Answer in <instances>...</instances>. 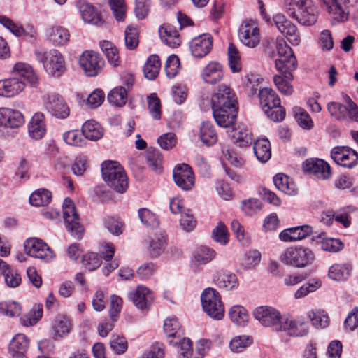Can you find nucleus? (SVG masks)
Returning <instances> with one entry per match:
<instances>
[{"mask_svg": "<svg viewBox=\"0 0 358 358\" xmlns=\"http://www.w3.org/2000/svg\"><path fill=\"white\" fill-rule=\"evenodd\" d=\"M278 58L275 59V67L280 74L273 77V81L280 92L290 96L294 92L290 82L294 79L292 71L296 69L297 61L292 49L282 38L276 39Z\"/></svg>", "mask_w": 358, "mask_h": 358, "instance_id": "obj_1", "label": "nucleus"}, {"mask_svg": "<svg viewBox=\"0 0 358 358\" xmlns=\"http://www.w3.org/2000/svg\"><path fill=\"white\" fill-rule=\"evenodd\" d=\"M102 178L106 185L118 193H124L128 187V179L123 167L115 161L101 164Z\"/></svg>", "mask_w": 358, "mask_h": 358, "instance_id": "obj_2", "label": "nucleus"}, {"mask_svg": "<svg viewBox=\"0 0 358 358\" xmlns=\"http://www.w3.org/2000/svg\"><path fill=\"white\" fill-rule=\"evenodd\" d=\"M259 101L264 113L273 122H280L285 117V109L280 105V99L271 88L259 90Z\"/></svg>", "mask_w": 358, "mask_h": 358, "instance_id": "obj_3", "label": "nucleus"}, {"mask_svg": "<svg viewBox=\"0 0 358 358\" xmlns=\"http://www.w3.org/2000/svg\"><path fill=\"white\" fill-rule=\"evenodd\" d=\"M35 55L36 59L43 64L45 71L54 77H60L66 70L64 59L57 50L44 51L36 49Z\"/></svg>", "mask_w": 358, "mask_h": 358, "instance_id": "obj_4", "label": "nucleus"}, {"mask_svg": "<svg viewBox=\"0 0 358 358\" xmlns=\"http://www.w3.org/2000/svg\"><path fill=\"white\" fill-rule=\"evenodd\" d=\"M203 310L214 320H222L224 315V308L219 292L211 287L203 290L201 296Z\"/></svg>", "mask_w": 358, "mask_h": 358, "instance_id": "obj_5", "label": "nucleus"}, {"mask_svg": "<svg viewBox=\"0 0 358 358\" xmlns=\"http://www.w3.org/2000/svg\"><path fill=\"white\" fill-rule=\"evenodd\" d=\"M313 252L308 248H289L281 255L280 260L285 264L297 268H303L313 263Z\"/></svg>", "mask_w": 358, "mask_h": 358, "instance_id": "obj_6", "label": "nucleus"}, {"mask_svg": "<svg viewBox=\"0 0 358 358\" xmlns=\"http://www.w3.org/2000/svg\"><path fill=\"white\" fill-rule=\"evenodd\" d=\"M320 1L338 21L347 20L350 14L358 13V0H320Z\"/></svg>", "mask_w": 358, "mask_h": 358, "instance_id": "obj_7", "label": "nucleus"}, {"mask_svg": "<svg viewBox=\"0 0 358 358\" xmlns=\"http://www.w3.org/2000/svg\"><path fill=\"white\" fill-rule=\"evenodd\" d=\"M63 218L67 231L71 236L80 239L84 234V227L80 223V217L74 203L69 198H66L63 203Z\"/></svg>", "mask_w": 358, "mask_h": 358, "instance_id": "obj_8", "label": "nucleus"}, {"mask_svg": "<svg viewBox=\"0 0 358 358\" xmlns=\"http://www.w3.org/2000/svg\"><path fill=\"white\" fill-rule=\"evenodd\" d=\"M347 106L338 102H330L327 104V110L330 115L338 121L351 120L358 121V107L349 96H347Z\"/></svg>", "mask_w": 358, "mask_h": 358, "instance_id": "obj_9", "label": "nucleus"}, {"mask_svg": "<svg viewBox=\"0 0 358 358\" xmlns=\"http://www.w3.org/2000/svg\"><path fill=\"white\" fill-rule=\"evenodd\" d=\"M212 108H238V102L235 94L227 85H220L211 97Z\"/></svg>", "mask_w": 358, "mask_h": 358, "instance_id": "obj_10", "label": "nucleus"}, {"mask_svg": "<svg viewBox=\"0 0 358 358\" xmlns=\"http://www.w3.org/2000/svg\"><path fill=\"white\" fill-rule=\"evenodd\" d=\"M254 317L264 327H273L277 331V326L282 324L279 311L271 306H259L253 310Z\"/></svg>", "mask_w": 358, "mask_h": 358, "instance_id": "obj_11", "label": "nucleus"}, {"mask_svg": "<svg viewBox=\"0 0 358 358\" xmlns=\"http://www.w3.org/2000/svg\"><path fill=\"white\" fill-rule=\"evenodd\" d=\"M273 24L283 35H285L287 40L293 45H298L300 43L301 38L296 26L287 20L285 15L278 13L273 17Z\"/></svg>", "mask_w": 358, "mask_h": 358, "instance_id": "obj_12", "label": "nucleus"}, {"mask_svg": "<svg viewBox=\"0 0 358 358\" xmlns=\"http://www.w3.org/2000/svg\"><path fill=\"white\" fill-rule=\"evenodd\" d=\"M79 63L88 76H95L101 71L104 61L98 53L86 51L81 55Z\"/></svg>", "mask_w": 358, "mask_h": 358, "instance_id": "obj_13", "label": "nucleus"}, {"mask_svg": "<svg viewBox=\"0 0 358 358\" xmlns=\"http://www.w3.org/2000/svg\"><path fill=\"white\" fill-rule=\"evenodd\" d=\"M173 177L176 184L182 190H190L194 185V174L191 166L187 164L176 166Z\"/></svg>", "mask_w": 358, "mask_h": 358, "instance_id": "obj_14", "label": "nucleus"}, {"mask_svg": "<svg viewBox=\"0 0 358 358\" xmlns=\"http://www.w3.org/2000/svg\"><path fill=\"white\" fill-rule=\"evenodd\" d=\"M331 157L336 164L343 167L352 168L358 164V153L348 147L334 148Z\"/></svg>", "mask_w": 358, "mask_h": 358, "instance_id": "obj_15", "label": "nucleus"}, {"mask_svg": "<svg viewBox=\"0 0 358 358\" xmlns=\"http://www.w3.org/2000/svg\"><path fill=\"white\" fill-rule=\"evenodd\" d=\"M24 249L27 253L33 257L48 261L53 257L52 250L41 239H27L24 243Z\"/></svg>", "mask_w": 358, "mask_h": 358, "instance_id": "obj_16", "label": "nucleus"}, {"mask_svg": "<svg viewBox=\"0 0 358 358\" xmlns=\"http://www.w3.org/2000/svg\"><path fill=\"white\" fill-rule=\"evenodd\" d=\"M308 322L300 317L294 320L286 319L280 325L277 326V331H287L289 336L300 337L308 334Z\"/></svg>", "mask_w": 358, "mask_h": 358, "instance_id": "obj_17", "label": "nucleus"}, {"mask_svg": "<svg viewBox=\"0 0 358 358\" xmlns=\"http://www.w3.org/2000/svg\"><path fill=\"white\" fill-rule=\"evenodd\" d=\"M303 170L319 179H327L331 175L329 165L320 159H306L303 164Z\"/></svg>", "mask_w": 358, "mask_h": 358, "instance_id": "obj_18", "label": "nucleus"}, {"mask_svg": "<svg viewBox=\"0 0 358 358\" xmlns=\"http://www.w3.org/2000/svg\"><path fill=\"white\" fill-rule=\"evenodd\" d=\"M189 47L194 57L202 58L211 50L213 38L209 34L200 35L192 40Z\"/></svg>", "mask_w": 358, "mask_h": 358, "instance_id": "obj_19", "label": "nucleus"}, {"mask_svg": "<svg viewBox=\"0 0 358 358\" xmlns=\"http://www.w3.org/2000/svg\"><path fill=\"white\" fill-rule=\"evenodd\" d=\"M24 122L23 115L17 110L0 108V125L6 128H18Z\"/></svg>", "mask_w": 358, "mask_h": 358, "instance_id": "obj_20", "label": "nucleus"}, {"mask_svg": "<svg viewBox=\"0 0 358 358\" xmlns=\"http://www.w3.org/2000/svg\"><path fill=\"white\" fill-rule=\"evenodd\" d=\"M238 36L245 46L255 48L259 43V29L252 23L245 22L239 29Z\"/></svg>", "mask_w": 358, "mask_h": 358, "instance_id": "obj_21", "label": "nucleus"}, {"mask_svg": "<svg viewBox=\"0 0 358 358\" xmlns=\"http://www.w3.org/2000/svg\"><path fill=\"white\" fill-rule=\"evenodd\" d=\"M46 109L57 118L64 119L69 115V108L63 98L58 94L48 96Z\"/></svg>", "mask_w": 358, "mask_h": 358, "instance_id": "obj_22", "label": "nucleus"}, {"mask_svg": "<svg viewBox=\"0 0 358 358\" xmlns=\"http://www.w3.org/2000/svg\"><path fill=\"white\" fill-rule=\"evenodd\" d=\"M129 298L141 310L148 309L154 300L152 292L143 286H138L134 292L129 294Z\"/></svg>", "mask_w": 358, "mask_h": 358, "instance_id": "obj_23", "label": "nucleus"}, {"mask_svg": "<svg viewBox=\"0 0 358 358\" xmlns=\"http://www.w3.org/2000/svg\"><path fill=\"white\" fill-rule=\"evenodd\" d=\"M213 117L217 125L228 128L233 127L238 113V108H212Z\"/></svg>", "mask_w": 358, "mask_h": 358, "instance_id": "obj_24", "label": "nucleus"}, {"mask_svg": "<svg viewBox=\"0 0 358 358\" xmlns=\"http://www.w3.org/2000/svg\"><path fill=\"white\" fill-rule=\"evenodd\" d=\"M76 8L85 22L96 26H100L103 24V20L100 15L94 9V6L87 1L78 0L76 3Z\"/></svg>", "mask_w": 358, "mask_h": 358, "instance_id": "obj_25", "label": "nucleus"}, {"mask_svg": "<svg viewBox=\"0 0 358 358\" xmlns=\"http://www.w3.org/2000/svg\"><path fill=\"white\" fill-rule=\"evenodd\" d=\"M224 73L222 65L216 62H209L203 69L201 78L203 80L210 85H215L223 78Z\"/></svg>", "mask_w": 358, "mask_h": 358, "instance_id": "obj_26", "label": "nucleus"}, {"mask_svg": "<svg viewBox=\"0 0 358 358\" xmlns=\"http://www.w3.org/2000/svg\"><path fill=\"white\" fill-rule=\"evenodd\" d=\"M317 13V7L311 1L310 5L305 6L296 12H291L290 16L296 19L300 24L309 26L315 23Z\"/></svg>", "mask_w": 358, "mask_h": 358, "instance_id": "obj_27", "label": "nucleus"}, {"mask_svg": "<svg viewBox=\"0 0 358 358\" xmlns=\"http://www.w3.org/2000/svg\"><path fill=\"white\" fill-rule=\"evenodd\" d=\"M312 231V227L309 225L298 226L283 230L279 238L285 242L296 241L306 238Z\"/></svg>", "mask_w": 358, "mask_h": 358, "instance_id": "obj_28", "label": "nucleus"}, {"mask_svg": "<svg viewBox=\"0 0 358 358\" xmlns=\"http://www.w3.org/2000/svg\"><path fill=\"white\" fill-rule=\"evenodd\" d=\"M159 34L162 41L172 48L178 47L181 40L178 30L172 24H164L159 28Z\"/></svg>", "mask_w": 358, "mask_h": 358, "instance_id": "obj_29", "label": "nucleus"}, {"mask_svg": "<svg viewBox=\"0 0 358 358\" xmlns=\"http://www.w3.org/2000/svg\"><path fill=\"white\" fill-rule=\"evenodd\" d=\"M29 345V340L23 334H16L9 343V350L12 352L13 358H27L24 352Z\"/></svg>", "mask_w": 358, "mask_h": 358, "instance_id": "obj_30", "label": "nucleus"}, {"mask_svg": "<svg viewBox=\"0 0 358 358\" xmlns=\"http://www.w3.org/2000/svg\"><path fill=\"white\" fill-rule=\"evenodd\" d=\"M28 131L29 136L35 140H39L44 136L46 132V127L45 117L43 113H36L34 115L29 124Z\"/></svg>", "mask_w": 358, "mask_h": 358, "instance_id": "obj_31", "label": "nucleus"}, {"mask_svg": "<svg viewBox=\"0 0 358 358\" xmlns=\"http://www.w3.org/2000/svg\"><path fill=\"white\" fill-rule=\"evenodd\" d=\"M253 150L257 159L261 162H267L271 157L270 142L266 138L258 139L254 142Z\"/></svg>", "mask_w": 358, "mask_h": 358, "instance_id": "obj_32", "label": "nucleus"}, {"mask_svg": "<svg viewBox=\"0 0 358 358\" xmlns=\"http://www.w3.org/2000/svg\"><path fill=\"white\" fill-rule=\"evenodd\" d=\"M352 266L350 264H335L329 269V277L336 281L347 280L351 273Z\"/></svg>", "mask_w": 358, "mask_h": 358, "instance_id": "obj_33", "label": "nucleus"}, {"mask_svg": "<svg viewBox=\"0 0 358 358\" xmlns=\"http://www.w3.org/2000/svg\"><path fill=\"white\" fill-rule=\"evenodd\" d=\"M273 182L278 190L286 194L294 195L296 193V185L294 182L289 181L287 175L278 173L273 178Z\"/></svg>", "mask_w": 358, "mask_h": 358, "instance_id": "obj_34", "label": "nucleus"}, {"mask_svg": "<svg viewBox=\"0 0 358 358\" xmlns=\"http://www.w3.org/2000/svg\"><path fill=\"white\" fill-rule=\"evenodd\" d=\"M199 136L201 141L206 145H214L217 141L215 127L210 122H203L200 127Z\"/></svg>", "mask_w": 358, "mask_h": 358, "instance_id": "obj_35", "label": "nucleus"}, {"mask_svg": "<svg viewBox=\"0 0 358 358\" xmlns=\"http://www.w3.org/2000/svg\"><path fill=\"white\" fill-rule=\"evenodd\" d=\"M13 71L16 75L23 78L31 85L38 83V78L34 73L31 66L23 62L16 63L13 67Z\"/></svg>", "mask_w": 358, "mask_h": 358, "instance_id": "obj_36", "label": "nucleus"}, {"mask_svg": "<svg viewBox=\"0 0 358 358\" xmlns=\"http://www.w3.org/2000/svg\"><path fill=\"white\" fill-rule=\"evenodd\" d=\"M160 67L161 62L159 56L157 55H150L143 66L145 77L149 80H154L158 76Z\"/></svg>", "mask_w": 358, "mask_h": 358, "instance_id": "obj_37", "label": "nucleus"}, {"mask_svg": "<svg viewBox=\"0 0 358 358\" xmlns=\"http://www.w3.org/2000/svg\"><path fill=\"white\" fill-rule=\"evenodd\" d=\"M82 133L86 138L96 141L103 136L102 129L94 120H88L82 127Z\"/></svg>", "mask_w": 358, "mask_h": 358, "instance_id": "obj_38", "label": "nucleus"}, {"mask_svg": "<svg viewBox=\"0 0 358 358\" xmlns=\"http://www.w3.org/2000/svg\"><path fill=\"white\" fill-rule=\"evenodd\" d=\"M229 315L232 322L238 326H245L249 320L248 311L243 306L239 305L232 306Z\"/></svg>", "mask_w": 358, "mask_h": 358, "instance_id": "obj_39", "label": "nucleus"}, {"mask_svg": "<svg viewBox=\"0 0 358 358\" xmlns=\"http://www.w3.org/2000/svg\"><path fill=\"white\" fill-rule=\"evenodd\" d=\"M146 159L153 171L157 173L162 172V156L157 149L149 148L146 153Z\"/></svg>", "mask_w": 358, "mask_h": 358, "instance_id": "obj_40", "label": "nucleus"}, {"mask_svg": "<svg viewBox=\"0 0 358 358\" xmlns=\"http://www.w3.org/2000/svg\"><path fill=\"white\" fill-rule=\"evenodd\" d=\"M215 254L213 249L206 246H201L195 251L192 263L206 264L215 258Z\"/></svg>", "mask_w": 358, "mask_h": 358, "instance_id": "obj_41", "label": "nucleus"}, {"mask_svg": "<svg viewBox=\"0 0 358 358\" xmlns=\"http://www.w3.org/2000/svg\"><path fill=\"white\" fill-rule=\"evenodd\" d=\"M127 90L124 87H117L108 93L107 99L110 103L117 107H122L127 102Z\"/></svg>", "mask_w": 358, "mask_h": 358, "instance_id": "obj_42", "label": "nucleus"}, {"mask_svg": "<svg viewBox=\"0 0 358 358\" xmlns=\"http://www.w3.org/2000/svg\"><path fill=\"white\" fill-rule=\"evenodd\" d=\"M69 31L62 27H52L49 34L50 40L55 45H65L69 41Z\"/></svg>", "mask_w": 358, "mask_h": 358, "instance_id": "obj_43", "label": "nucleus"}, {"mask_svg": "<svg viewBox=\"0 0 358 358\" xmlns=\"http://www.w3.org/2000/svg\"><path fill=\"white\" fill-rule=\"evenodd\" d=\"M124 43L129 50H135L139 43V32L136 27L127 26L124 31Z\"/></svg>", "mask_w": 358, "mask_h": 358, "instance_id": "obj_44", "label": "nucleus"}, {"mask_svg": "<svg viewBox=\"0 0 358 358\" xmlns=\"http://www.w3.org/2000/svg\"><path fill=\"white\" fill-rule=\"evenodd\" d=\"M235 143L240 147H247L252 142V135L250 131L244 126L238 127L234 134Z\"/></svg>", "mask_w": 358, "mask_h": 358, "instance_id": "obj_45", "label": "nucleus"}, {"mask_svg": "<svg viewBox=\"0 0 358 358\" xmlns=\"http://www.w3.org/2000/svg\"><path fill=\"white\" fill-rule=\"evenodd\" d=\"M52 199V194L50 191L42 189L34 192L30 197L29 202L34 206H43L48 205Z\"/></svg>", "mask_w": 358, "mask_h": 358, "instance_id": "obj_46", "label": "nucleus"}, {"mask_svg": "<svg viewBox=\"0 0 358 358\" xmlns=\"http://www.w3.org/2000/svg\"><path fill=\"white\" fill-rule=\"evenodd\" d=\"M212 238L217 243L225 245L229 241V233L227 226L222 222H219L217 226L212 231Z\"/></svg>", "mask_w": 358, "mask_h": 358, "instance_id": "obj_47", "label": "nucleus"}, {"mask_svg": "<svg viewBox=\"0 0 358 358\" xmlns=\"http://www.w3.org/2000/svg\"><path fill=\"white\" fill-rule=\"evenodd\" d=\"M228 60L231 70L233 72H238L241 69L240 54L236 47L233 43H229L228 47Z\"/></svg>", "mask_w": 358, "mask_h": 358, "instance_id": "obj_48", "label": "nucleus"}, {"mask_svg": "<svg viewBox=\"0 0 358 358\" xmlns=\"http://www.w3.org/2000/svg\"><path fill=\"white\" fill-rule=\"evenodd\" d=\"M295 119L301 127L310 129L313 127V122L309 114L302 108L296 107L293 109Z\"/></svg>", "mask_w": 358, "mask_h": 358, "instance_id": "obj_49", "label": "nucleus"}, {"mask_svg": "<svg viewBox=\"0 0 358 358\" xmlns=\"http://www.w3.org/2000/svg\"><path fill=\"white\" fill-rule=\"evenodd\" d=\"M0 313L10 317L19 316L21 314V306L15 301H2L0 303Z\"/></svg>", "mask_w": 358, "mask_h": 358, "instance_id": "obj_50", "label": "nucleus"}, {"mask_svg": "<svg viewBox=\"0 0 358 358\" xmlns=\"http://www.w3.org/2000/svg\"><path fill=\"white\" fill-rule=\"evenodd\" d=\"M166 239L164 236L160 234L153 238L150 243L149 252L151 257H157L164 250Z\"/></svg>", "mask_w": 358, "mask_h": 358, "instance_id": "obj_51", "label": "nucleus"}, {"mask_svg": "<svg viewBox=\"0 0 358 358\" xmlns=\"http://www.w3.org/2000/svg\"><path fill=\"white\" fill-rule=\"evenodd\" d=\"M108 3L115 19L118 22L124 21L126 15L124 0H108Z\"/></svg>", "mask_w": 358, "mask_h": 358, "instance_id": "obj_52", "label": "nucleus"}, {"mask_svg": "<svg viewBox=\"0 0 358 358\" xmlns=\"http://www.w3.org/2000/svg\"><path fill=\"white\" fill-rule=\"evenodd\" d=\"M308 317L313 325L316 327L324 328L328 326L329 322L327 314L323 310H312L308 313Z\"/></svg>", "mask_w": 358, "mask_h": 358, "instance_id": "obj_53", "label": "nucleus"}, {"mask_svg": "<svg viewBox=\"0 0 358 358\" xmlns=\"http://www.w3.org/2000/svg\"><path fill=\"white\" fill-rule=\"evenodd\" d=\"M138 216L142 223L149 227L157 228L159 224L158 217L147 208H141Z\"/></svg>", "mask_w": 358, "mask_h": 358, "instance_id": "obj_54", "label": "nucleus"}, {"mask_svg": "<svg viewBox=\"0 0 358 358\" xmlns=\"http://www.w3.org/2000/svg\"><path fill=\"white\" fill-rule=\"evenodd\" d=\"M82 263L85 269L92 271L101 266V259L97 253L89 252L83 255Z\"/></svg>", "mask_w": 358, "mask_h": 358, "instance_id": "obj_55", "label": "nucleus"}, {"mask_svg": "<svg viewBox=\"0 0 358 358\" xmlns=\"http://www.w3.org/2000/svg\"><path fill=\"white\" fill-rule=\"evenodd\" d=\"M181 325L178 318L175 316L165 320L164 330L169 337H175L180 331Z\"/></svg>", "mask_w": 358, "mask_h": 358, "instance_id": "obj_56", "label": "nucleus"}, {"mask_svg": "<svg viewBox=\"0 0 358 358\" xmlns=\"http://www.w3.org/2000/svg\"><path fill=\"white\" fill-rule=\"evenodd\" d=\"M3 275L4 276L6 285L9 287L15 288L21 284L22 278L20 274L17 270L10 266Z\"/></svg>", "mask_w": 358, "mask_h": 358, "instance_id": "obj_57", "label": "nucleus"}, {"mask_svg": "<svg viewBox=\"0 0 358 358\" xmlns=\"http://www.w3.org/2000/svg\"><path fill=\"white\" fill-rule=\"evenodd\" d=\"M148 104L150 115L155 120H159L161 118V103L155 94H151L148 96Z\"/></svg>", "mask_w": 358, "mask_h": 358, "instance_id": "obj_58", "label": "nucleus"}, {"mask_svg": "<svg viewBox=\"0 0 358 358\" xmlns=\"http://www.w3.org/2000/svg\"><path fill=\"white\" fill-rule=\"evenodd\" d=\"M252 343L249 336H238L234 337L229 343L230 349L234 352H241L243 349L248 347Z\"/></svg>", "mask_w": 358, "mask_h": 358, "instance_id": "obj_59", "label": "nucleus"}, {"mask_svg": "<svg viewBox=\"0 0 358 358\" xmlns=\"http://www.w3.org/2000/svg\"><path fill=\"white\" fill-rule=\"evenodd\" d=\"M179 66L180 61L178 57L175 55L169 56L166 59L164 67L167 77L169 78H174L178 72Z\"/></svg>", "mask_w": 358, "mask_h": 358, "instance_id": "obj_60", "label": "nucleus"}, {"mask_svg": "<svg viewBox=\"0 0 358 358\" xmlns=\"http://www.w3.org/2000/svg\"><path fill=\"white\" fill-rule=\"evenodd\" d=\"M71 322L68 317L64 316L57 317L54 325L56 335L62 337L63 335L68 334L71 329Z\"/></svg>", "mask_w": 358, "mask_h": 358, "instance_id": "obj_61", "label": "nucleus"}, {"mask_svg": "<svg viewBox=\"0 0 358 358\" xmlns=\"http://www.w3.org/2000/svg\"><path fill=\"white\" fill-rule=\"evenodd\" d=\"M6 81L7 83L6 87L9 97H13L18 94L24 90L25 86L24 83L17 78L6 79Z\"/></svg>", "mask_w": 358, "mask_h": 358, "instance_id": "obj_62", "label": "nucleus"}, {"mask_svg": "<svg viewBox=\"0 0 358 358\" xmlns=\"http://www.w3.org/2000/svg\"><path fill=\"white\" fill-rule=\"evenodd\" d=\"M122 306V299L117 295H111L109 315L113 322H116L118 319L119 314L121 312Z\"/></svg>", "mask_w": 358, "mask_h": 358, "instance_id": "obj_63", "label": "nucleus"}, {"mask_svg": "<svg viewBox=\"0 0 358 358\" xmlns=\"http://www.w3.org/2000/svg\"><path fill=\"white\" fill-rule=\"evenodd\" d=\"M238 285L237 278L234 274L224 273L217 280V286L220 288L231 289Z\"/></svg>", "mask_w": 358, "mask_h": 358, "instance_id": "obj_64", "label": "nucleus"}]
</instances>
